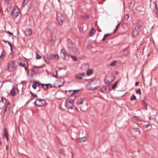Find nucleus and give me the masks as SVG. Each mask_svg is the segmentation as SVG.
<instances>
[{
	"label": "nucleus",
	"mask_w": 158,
	"mask_h": 158,
	"mask_svg": "<svg viewBox=\"0 0 158 158\" xmlns=\"http://www.w3.org/2000/svg\"><path fill=\"white\" fill-rule=\"evenodd\" d=\"M132 130L135 132H137L139 135L140 134V131L138 128H134Z\"/></svg>",
	"instance_id": "nucleus-29"
},
{
	"label": "nucleus",
	"mask_w": 158,
	"mask_h": 158,
	"mask_svg": "<svg viewBox=\"0 0 158 158\" xmlns=\"http://www.w3.org/2000/svg\"><path fill=\"white\" fill-rule=\"evenodd\" d=\"M20 13L19 8L17 6H15L12 11V17L15 19L18 16V14Z\"/></svg>",
	"instance_id": "nucleus-5"
},
{
	"label": "nucleus",
	"mask_w": 158,
	"mask_h": 158,
	"mask_svg": "<svg viewBox=\"0 0 158 158\" xmlns=\"http://www.w3.org/2000/svg\"><path fill=\"white\" fill-rule=\"evenodd\" d=\"M26 63H27V62L26 61H23L20 63H18L19 65L21 67L24 68L25 70L27 69V67L25 66Z\"/></svg>",
	"instance_id": "nucleus-16"
},
{
	"label": "nucleus",
	"mask_w": 158,
	"mask_h": 158,
	"mask_svg": "<svg viewBox=\"0 0 158 158\" xmlns=\"http://www.w3.org/2000/svg\"><path fill=\"white\" fill-rule=\"evenodd\" d=\"M50 57L52 59L58 60L59 59V56L58 55L51 54Z\"/></svg>",
	"instance_id": "nucleus-19"
},
{
	"label": "nucleus",
	"mask_w": 158,
	"mask_h": 158,
	"mask_svg": "<svg viewBox=\"0 0 158 158\" xmlns=\"http://www.w3.org/2000/svg\"><path fill=\"white\" fill-rule=\"evenodd\" d=\"M5 137H6V140L7 141H8V139H9V137H8V136H6Z\"/></svg>",
	"instance_id": "nucleus-55"
},
{
	"label": "nucleus",
	"mask_w": 158,
	"mask_h": 158,
	"mask_svg": "<svg viewBox=\"0 0 158 158\" xmlns=\"http://www.w3.org/2000/svg\"><path fill=\"white\" fill-rule=\"evenodd\" d=\"M115 61H112L110 64V65L112 66H114L115 65Z\"/></svg>",
	"instance_id": "nucleus-38"
},
{
	"label": "nucleus",
	"mask_w": 158,
	"mask_h": 158,
	"mask_svg": "<svg viewBox=\"0 0 158 158\" xmlns=\"http://www.w3.org/2000/svg\"><path fill=\"white\" fill-rule=\"evenodd\" d=\"M95 32L96 30L94 29V28H93V29L91 31L90 33L91 36L92 37L94 36Z\"/></svg>",
	"instance_id": "nucleus-30"
},
{
	"label": "nucleus",
	"mask_w": 158,
	"mask_h": 158,
	"mask_svg": "<svg viewBox=\"0 0 158 158\" xmlns=\"http://www.w3.org/2000/svg\"><path fill=\"white\" fill-rule=\"evenodd\" d=\"M112 35V33H108L105 35H104L103 39H102V41H104L106 39V38L109 35Z\"/></svg>",
	"instance_id": "nucleus-28"
},
{
	"label": "nucleus",
	"mask_w": 158,
	"mask_h": 158,
	"mask_svg": "<svg viewBox=\"0 0 158 158\" xmlns=\"http://www.w3.org/2000/svg\"><path fill=\"white\" fill-rule=\"evenodd\" d=\"M98 82V81H97L92 80L91 81L86 84L87 89L89 90H94L98 88L99 87V85H97V84Z\"/></svg>",
	"instance_id": "nucleus-1"
},
{
	"label": "nucleus",
	"mask_w": 158,
	"mask_h": 158,
	"mask_svg": "<svg viewBox=\"0 0 158 158\" xmlns=\"http://www.w3.org/2000/svg\"><path fill=\"white\" fill-rule=\"evenodd\" d=\"M75 78L81 80L82 79V77H81V75L80 74H76L75 75Z\"/></svg>",
	"instance_id": "nucleus-31"
},
{
	"label": "nucleus",
	"mask_w": 158,
	"mask_h": 158,
	"mask_svg": "<svg viewBox=\"0 0 158 158\" xmlns=\"http://www.w3.org/2000/svg\"><path fill=\"white\" fill-rule=\"evenodd\" d=\"M154 3L155 4V7L156 9V11H157V10H158V8L157 6V1H155L154 2Z\"/></svg>",
	"instance_id": "nucleus-35"
},
{
	"label": "nucleus",
	"mask_w": 158,
	"mask_h": 158,
	"mask_svg": "<svg viewBox=\"0 0 158 158\" xmlns=\"http://www.w3.org/2000/svg\"><path fill=\"white\" fill-rule=\"evenodd\" d=\"M84 100V99L83 98H81L78 100L77 102V105H79L80 104H82L83 103Z\"/></svg>",
	"instance_id": "nucleus-25"
},
{
	"label": "nucleus",
	"mask_w": 158,
	"mask_h": 158,
	"mask_svg": "<svg viewBox=\"0 0 158 158\" xmlns=\"http://www.w3.org/2000/svg\"><path fill=\"white\" fill-rule=\"evenodd\" d=\"M149 124H148L145 125V127L146 128H147L148 127H149Z\"/></svg>",
	"instance_id": "nucleus-53"
},
{
	"label": "nucleus",
	"mask_w": 158,
	"mask_h": 158,
	"mask_svg": "<svg viewBox=\"0 0 158 158\" xmlns=\"http://www.w3.org/2000/svg\"><path fill=\"white\" fill-rule=\"evenodd\" d=\"M10 102H7L6 106L4 107V110L3 113L4 114L6 112L9 113L10 110Z\"/></svg>",
	"instance_id": "nucleus-8"
},
{
	"label": "nucleus",
	"mask_w": 158,
	"mask_h": 158,
	"mask_svg": "<svg viewBox=\"0 0 158 158\" xmlns=\"http://www.w3.org/2000/svg\"><path fill=\"white\" fill-rule=\"evenodd\" d=\"M3 136L4 137L6 136H8V134L7 129L6 128L4 129V135Z\"/></svg>",
	"instance_id": "nucleus-27"
},
{
	"label": "nucleus",
	"mask_w": 158,
	"mask_h": 158,
	"mask_svg": "<svg viewBox=\"0 0 158 158\" xmlns=\"http://www.w3.org/2000/svg\"><path fill=\"white\" fill-rule=\"evenodd\" d=\"M117 30V29L116 28H115V29L113 33L114 34V33H115L116 32Z\"/></svg>",
	"instance_id": "nucleus-54"
},
{
	"label": "nucleus",
	"mask_w": 158,
	"mask_h": 158,
	"mask_svg": "<svg viewBox=\"0 0 158 158\" xmlns=\"http://www.w3.org/2000/svg\"><path fill=\"white\" fill-rule=\"evenodd\" d=\"M127 27V23H124L123 25V27L124 28H126Z\"/></svg>",
	"instance_id": "nucleus-41"
},
{
	"label": "nucleus",
	"mask_w": 158,
	"mask_h": 158,
	"mask_svg": "<svg viewBox=\"0 0 158 158\" xmlns=\"http://www.w3.org/2000/svg\"><path fill=\"white\" fill-rule=\"evenodd\" d=\"M69 41H70L71 43L68 46V48L70 52L75 55L78 54L79 53V51L78 49L75 46H72L71 44H72V42L71 41V40H69Z\"/></svg>",
	"instance_id": "nucleus-2"
},
{
	"label": "nucleus",
	"mask_w": 158,
	"mask_h": 158,
	"mask_svg": "<svg viewBox=\"0 0 158 158\" xmlns=\"http://www.w3.org/2000/svg\"><path fill=\"white\" fill-rule=\"evenodd\" d=\"M30 92H31V95L32 96H34V94H33V93H32L31 91H30Z\"/></svg>",
	"instance_id": "nucleus-63"
},
{
	"label": "nucleus",
	"mask_w": 158,
	"mask_h": 158,
	"mask_svg": "<svg viewBox=\"0 0 158 158\" xmlns=\"http://www.w3.org/2000/svg\"><path fill=\"white\" fill-rule=\"evenodd\" d=\"M10 46V49L11 50V51L13 52L12 45H11V46Z\"/></svg>",
	"instance_id": "nucleus-58"
},
{
	"label": "nucleus",
	"mask_w": 158,
	"mask_h": 158,
	"mask_svg": "<svg viewBox=\"0 0 158 158\" xmlns=\"http://www.w3.org/2000/svg\"><path fill=\"white\" fill-rule=\"evenodd\" d=\"M67 103H69L71 105H74V101L72 99H67L66 100V102Z\"/></svg>",
	"instance_id": "nucleus-21"
},
{
	"label": "nucleus",
	"mask_w": 158,
	"mask_h": 158,
	"mask_svg": "<svg viewBox=\"0 0 158 158\" xmlns=\"http://www.w3.org/2000/svg\"><path fill=\"white\" fill-rule=\"evenodd\" d=\"M32 87L34 89H36V88L37 87V85L36 84L34 83V84H32Z\"/></svg>",
	"instance_id": "nucleus-42"
},
{
	"label": "nucleus",
	"mask_w": 158,
	"mask_h": 158,
	"mask_svg": "<svg viewBox=\"0 0 158 158\" xmlns=\"http://www.w3.org/2000/svg\"><path fill=\"white\" fill-rule=\"evenodd\" d=\"M71 56V58H72V59L75 61H77L78 59L77 57H76L75 56Z\"/></svg>",
	"instance_id": "nucleus-36"
},
{
	"label": "nucleus",
	"mask_w": 158,
	"mask_h": 158,
	"mask_svg": "<svg viewBox=\"0 0 158 158\" xmlns=\"http://www.w3.org/2000/svg\"><path fill=\"white\" fill-rule=\"evenodd\" d=\"M8 102L6 100H3L2 98L0 100V109H3L6 106L7 102Z\"/></svg>",
	"instance_id": "nucleus-11"
},
{
	"label": "nucleus",
	"mask_w": 158,
	"mask_h": 158,
	"mask_svg": "<svg viewBox=\"0 0 158 158\" xmlns=\"http://www.w3.org/2000/svg\"><path fill=\"white\" fill-rule=\"evenodd\" d=\"M49 84V85H50V88H52L53 87L52 84Z\"/></svg>",
	"instance_id": "nucleus-60"
},
{
	"label": "nucleus",
	"mask_w": 158,
	"mask_h": 158,
	"mask_svg": "<svg viewBox=\"0 0 158 158\" xmlns=\"http://www.w3.org/2000/svg\"><path fill=\"white\" fill-rule=\"evenodd\" d=\"M16 68L14 61H10L8 63L7 70L9 72L13 71Z\"/></svg>",
	"instance_id": "nucleus-4"
},
{
	"label": "nucleus",
	"mask_w": 158,
	"mask_h": 158,
	"mask_svg": "<svg viewBox=\"0 0 158 158\" xmlns=\"http://www.w3.org/2000/svg\"><path fill=\"white\" fill-rule=\"evenodd\" d=\"M65 106L68 109H70L71 110L73 109V106L72 105L70 104L69 103H67L66 102L65 103Z\"/></svg>",
	"instance_id": "nucleus-23"
},
{
	"label": "nucleus",
	"mask_w": 158,
	"mask_h": 158,
	"mask_svg": "<svg viewBox=\"0 0 158 158\" xmlns=\"http://www.w3.org/2000/svg\"><path fill=\"white\" fill-rule=\"evenodd\" d=\"M112 76H111L112 77ZM111 76H109L107 77V76H106L105 79H104V81L106 84H110L114 80V79H111L110 80H108V79H109L110 78Z\"/></svg>",
	"instance_id": "nucleus-13"
},
{
	"label": "nucleus",
	"mask_w": 158,
	"mask_h": 158,
	"mask_svg": "<svg viewBox=\"0 0 158 158\" xmlns=\"http://www.w3.org/2000/svg\"><path fill=\"white\" fill-rule=\"evenodd\" d=\"M41 56L40 55H39L38 53H36V55L35 58L37 59H41Z\"/></svg>",
	"instance_id": "nucleus-34"
},
{
	"label": "nucleus",
	"mask_w": 158,
	"mask_h": 158,
	"mask_svg": "<svg viewBox=\"0 0 158 158\" xmlns=\"http://www.w3.org/2000/svg\"><path fill=\"white\" fill-rule=\"evenodd\" d=\"M27 0H23V5L24 6L25 5L27 4V2H26Z\"/></svg>",
	"instance_id": "nucleus-47"
},
{
	"label": "nucleus",
	"mask_w": 158,
	"mask_h": 158,
	"mask_svg": "<svg viewBox=\"0 0 158 158\" xmlns=\"http://www.w3.org/2000/svg\"><path fill=\"white\" fill-rule=\"evenodd\" d=\"M7 32L10 35H13V33H11L9 31H8Z\"/></svg>",
	"instance_id": "nucleus-59"
},
{
	"label": "nucleus",
	"mask_w": 158,
	"mask_h": 158,
	"mask_svg": "<svg viewBox=\"0 0 158 158\" xmlns=\"http://www.w3.org/2000/svg\"><path fill=\"white\" fill-rule=\"evenodd\" d=\"M136 94H139L140 95L141 94L140 89V88L137 89L136 91Z\"/></svg>",
	"instance_id": "nucleus-37"
},
{
	"label": "nucleus",
	"mask_w": 158,
	"mask_h": 158,
	"mask_svg": "<svg viewBox=\"0 0 158 158\" xmlns=\"http://www.w3.org/2000/svg\"><path fill=\"white\" fill-rule=\"evenodd\" d=\"M64 83L62 84L61 85H59L57 87L59 88V87H60L64 85Z\"/></svg>",
	"instance_id": "nucleus-52"
},
{
	"label": "nucleus",
	"mask_w": 158,
	"mask_h": 158,
	"mask_svg": "<svg viewBox=\"0 0 158 158\" xmlns=\"http://www.w3.org/2000/svg\"><path fill=\"white\" fill-rule=\"evenodd\" d=\"M37 100H38L39 105H38V107H41L46 104V101L45 100L40 98H37Z\"/></svg>",
	"instance_id": "nucleus-9"
},
{
	"label": "nucleus",
	"mask_w": 158,
	"mask_h": 158,
	"mask_svg": "<svg viewBox=\"0 0 158 158\" xmlns=\"http://www.w3.org/2000/svg\"><path fill=\"white\" fill-rule=\"evenodd\" d=\"M118 83V81H116L115 83L112 85L111 89H110V86H109L108 87L109 91H110L112 89H114Z\"/></svg>",
	"instance_id": "nucleus-26"
},
{
	"label": "nucleus",
	"mask_w": 158,
	"mask_h": 158,
	"mask_svg": "<svg viewBox=\"0 0 158 158\" xmlns=\"http://www.w3.org/2000/svg\"><path fill=\"white\" fill-rule=\"evenodd\" d=\"M41 85L45 90H47L49 88L48 87L49 84H41Z\"/></svg>",
	"instance_id": "nucleus-20"
},
{
	"label": "nucleus",
	"mask_w": 158,
	"mask_h": 158,
	"mask_svg": "<svg viewBox=\"0 0 158 158\" xmlns=\"http://www.w3.org/2000/svg\"><path fill=\"white\" fill-rule=\"evenodd\" d=\"M57 19L58 22H59V23L60 25H62V23L64 21L63 19L61 17L59 16H58L57 17Z\"/></svg>",
	"instance_id": "nucleus-22"
},
{
	"label": "nucleus",
	"mask_w": 158,
	"mask_h": 158,
	"mask_svg": "<svg viewBox=\"0 0 158 158\" xmlns=\"http://www.w3.org/2000/svg\"><path fill=\"white\" fill-rule=\"evenodd\" d=\"M141 102L143 106V109L145 110H147V105L144 100L141 101Z\"/></svg>",
	"instance_id": "nucleus-18"
},
{
	"label": "nucleus",
	"mask_w": 158,
	"mask_h": 158,
	"mask_svg": "<svg viewBox=\"0 0 158 158\" xmlns=\"http://www.w3.org/2000/svg\"><path fill=\"white\" fill-rule=\"evenodd\" d=\"M140 31V29L135 27L132 31V37L135 38L138 36Z\"/></svg>",
	"instance_id": "nucleus-7"
},
{
	"label": "nucleus",
	"mask_w": 158,
	"mask_h": 158,
	"mask_svg": "<svg viewBox=\"0 0 158 158\" xmlns=\"http://www.w3.org/2000/svg\"><path fill=\"white\" fill-rule=\"evenodd\" d=\"M77 90H69L65 91L66 94L69 97L75 96V92Z\"/></svg>",
	"instance_id": "nucleus-10"
},
{
	"label": "nucleus",
	"mask_w": 158,
	"mask_h": 158,
	"mask_svg": "<svg viewBox=\"0 0 158 158\" xmlns=\"http://www.w3.org/2000/svg\"><path fill=\"white\" fill-rule=\"evenodd\" d=\"M136 99V98L135 95L134 94L132 95L130 98L131 101H133Z\"/></svg>",
	"instance_id": "nucleus-32"
},
{
	"label": "nucleus",
	"mask_w": 158,
	"mask_h": 158,
	"mask_svg": "<svg viewBox=\"0 0 158 158\" xmlns=\"http://www.w3.org/2000/svg\"><path fill=\"white\" fill-rule=\"evenodd\" d=\"M129 17V16L128 14L125 15V18L127 20Z\"/></svg>",
	"instance_id": "nucleus-46"
},
{
	"label": "nucleus",
	"mask_w": 158,
	"mask_h": 158,
	"mask_svg": "<svg viewBox=\"0 0 158 158\" xmlns=\"http://www.w3.org/2000/svg\"><path fill=\"white\" fill-rule=\"evenodd\" d=\"M80 90V89L73 90H78V91H77L75 92H76L75 93V97L77 95H78V92H79Z\"/></svg>",
	"instance_id": "nucleus-45"
},
{
	"label": "nucleus",
	"mask_w": 158,
	"mask_h": 158,
	"mask_svg": "<svg viewBox=\"0 0 158 158\" xmlns=\"http://www.w3.org/2000/svg\"><path fill=\"white\" fill-rule=\"evenodd\" d=\"M120 23H118L117 24V26H116V28L117 29H118V27H119V25H120Z\"/></svg>",
	"instance_id": "nucleus-56"
},
{
	"label": "nucleus",
	"mask_w": 158,
	"mask_h": 158,
	"mask_svg": "<svg viewBox=\"0 0 158 158\" xmlns=\"http://www.w3.org/2000/svg\"><path fill=\"white\" fill-rule=\"evenodd\" d=\"M35 82H36V83H37L39 85H41V84H40V83H39V82H38V81H36Z\"/></svg>",
	"instance_id": "nucleus-61"
},
{
	"label": "nucleus",
	"mask_w": 158,
	"mask_h": 158,
	"mask_svg": "<svg viewBox=\"0 0 158 158\" xmlns=\"http://www.w3.org/2000/svg\"><path fill=\"white\" fill-rule=\"evenodd\" d=\"M34 68H41V66H39V67H38V66H35L34 67H33Z\"/></svg>",
	"instance_id": "nucleus-57"
},
{
	"label": "nucleus",
	"mask_w": 158,
	"mask_h": 158,
	"mask_svg": "<svg viewBox=\"0 0 158 158\" xmlns=\"http://www.w3.org/2000/svg\"><path fill=\"white\" fill-rule=\"evenodd\" d=\"M34 96V97H38L37 95L36 94H34V96Z\"/></svg>",
	"instance_id": "nucleus-62"
},
{
	"label": "nucleus",
	"mask_w": 158,
	"mask_h": 158,
	"mask_svg": "<svg viewBox=\"0 0 158 158\" xmlns=\"http://www.w3.org/2000/svg\"><path fill=\"white\" fill-rule=\"evenodd\" d=\"M64 151L63 149H61L60 150V154H64Z\"/></svg>",
	"instance_id": "nucleus-44"
},
{
	"label": "nucleus",
	"mask_w": 158,
	"mask_h": 158,
	"mask_svg": "<svg viewBox=\"0 0 158 158\" xmlns=\"http://www.w3.org/2000/svg\"><path fill=\"white\" fill-rule=\"evenodd\" d=\"M81 75V77H85V73H79Z\"/></svg>",
	"instance_id": "nucleus-48"
},
{
	"label": "nucleus",
	"mask_w": 158,
	"mask_h": 158,
	"mask_svg": "<svg viewBox=\"0 0 158 158\" xmlns=\"http://www.w3.org/2000/svg\"><path fill=\"white\" fill-rule=\"evenodd\" d=\"M90 16L89 15H86L83 16V17L84 19H88L89 18Z\"/></svg>",
	"instance_id": "nucleus-39"
},
{
	"label": "nucleus",
	"mask_w": 158,
	"mask_h": 158,
	"mask_svg": "<svg viewBox=\"0 0 158 158\" xmlns=\"http://www.w3.org/2000/svg\"><path fill=\"white\" fill-rule=\"evenodd\" d=\"M56 75H54V77H56V78H57V73H58V72H57V71H56Z\"/></svg>",
	"instance_id": "nucleus-50"
},
{
	"label": "nucleus",
	"mask_w": 158,
	"mask_h": 158,
	"mask_svg": "<svg viewBox=\"0 0 158 158\" xmlns=\"http://www.w3.org/2000/svg\"><path fill=\"white\" fill-rule=\"evenodd\" d=\"M5 42H7L8 44L9 45H10V46H11V45H12V44L10 43L8 41H5Z\"/></svg>",
	"instance_id": "nucleus-49"
},
{
	"label": "nucleus",
	"mask_w": 158,
	"mask_h": 158,
	"mask_svg": "<svg viewBox=\"0 0 158 158\" xmlns=\"http://www.w3.org/2000/svg\"><path fill=\"white\" fill-rule=\"evenodd\" d=\"M142 26L141 21L140 19L137 21L135 27V28L140 29Z\"/></svg>",
	"instance_id": "nucleus-14"
},
{
	"label": "nucleus",
	"mask_w": 158,
	"mask_h": 158,
	"mask_svg": "<svg viewBox=\"0 0 158 158\" xmlns=\"http://www.w3.org/2000/svg\"><path fill=\"white\" fill-rule=\"evenodd\" d=\"M100 90L102 93H107L108 92L106 86H104L100 89Z\"/></svg>",
	"instance_id": "nucleus-17"
},
{
	"label": "nucleus",
	"mask_w": 158,
	"mask_h": 158,
	"mask_svg": "<svg viewBox=\"0 0 158 158\" xmlns=\"http://www.w3.org/2000/svg\"><path fill=\"white\" fill-rule=\"evenodd\" d=\"M93 71L92 69H89L87 71L86 75L88 76H90L93 74Z\"/></svg>",
	"instance_id": "nucleus-24"
},
{
	"label": "nucleus",
	"mask_w": 158,
	"mask_h": 158,
	"mask_svg": "<svg viewBox=\"0 0 158 158\" xmlns=\"http://www.w3.org/2000/svg\"><path fill=\"white\" fill-rule=\"evenodd\" d=\"M38 101V100H37V99H36V100L35 101L34 104L35 106L37 107H38V105H39L38 103H37V102Z\"/></svg>",
	"instance_id": "nucleus-43"
},
{
	"label": "nucleus",
	"mask_w": 158,
	"mask_h": 158,
	"mask_svg": "<svg viewBox=\"0 0 158 158\" xmlns=\"http://www.w3.org/2000/svg\"><path fill=\"white\" fill-rule=\"evenodd\" d=\"M139 82H138V81L136 82L135 83V86H137L139 84Z\"/></svg>",
	"instance_id": "nucleus-51"
},
{
	"label": "nucleus",
	"mask_w": 158,
	"mask_h": 158,
	"mask_svg": "<svg viewBox=\"0 0 158 158\" xmlns=\"http://www.w3.org/2000/svg\"><path fill=\"white\" fill-rule=\"evenodd\" d=\"M19 90L18 88L15 87V86H13L11 90L10 94L13 96H15L17 95V94L19 93Z\"/></svg>",
	"instance_id": "nucleus-6"
},
{
	"label": "nucleus",
	"mask_w": 158,
	"mask_h": 158,
	"mask_svg": "<svg viewBox=\"0 0 158 158\" xmlns=\"http://www.w3.org/2000/svg\"><path fill=\"white\" fill-rule=\"evenodd\" d=\"M80 107L81 110L84 112H85L88 109L87 106L86 105H81Z\"/></svg>",
	"instance_id": "nucleus-15"
},
{
	"label": "nucleus",
	"mask_w": 158,
	"mask_h": 158,
	"mask_svg": "<svg viewBox=\"0 0 158 158\" xmlns=\"http://www.w3.org/2000/svg\"><path fill=\"white\" fill-rule=\"evenodd\" d=\"M129 46L127 47H126V48H125L124 49V51H127V53H129Z\"/></svg>",
	"instance_id": "nucleus-40"
},
{
	"label": "nucleus",
	"mask_w": 158,
	"mask_h": 158,
	"mask_svg": "<svg viewBox=\"0 0 158 158\" xmlns=\"http://www.w3.org/2000/svg\"><path fill=\"white\" fill-rule=\"evenodd\" d=\"M40 87H39V89H38V90H37V91L38 92H39V91H40Z\"/></svg>",
	"instance_id": "nucleus-64"
},
{
	"label": "nucleus",
	"mask_w": 158,
	"mask_h": 158,
	"mask_svg": "<svg viewBox=\"0 0 158 158\" xmlns=\"http://www.w3.org/2000/svg\"><path fill=\"white\" fill-rule=\"evenodd\" d=\"M85 137H84L80 138V140L79 141V142H82L85 141Z\"/></svg>",
	"instance_id": "nucleus-33"
},
{
	"label": "nucleus",
	"mask_w": 158,
	"mask_h": 158,
	"mask_svg": "<svg viewBox=\"0 0 158 158\" xmlns=\"http://www.w3.org/2000/svg\"><path fill=\"white\" fill-rule=\"evenodd\" d=\"M60 55L61 57L64 60H68L69 59V55L68 54L67 51L64 48L61 50Z\"/></svg>",
	"instance_id": "nucleus-3"
},
{
	"label": "nucleus",
	"mask_w": 158,
	"mask_h": 158,
	"mask_svg": "<svg viewBox=\"0 0 158 158\" xmlns=\"http://www.w3.org/2000/svg\"><path fill=\"white\" fill-rule=\"evenodd\" d=\"M24 33L26 36H30L31 35L32 33V30L30 28H26L24 31Z\"/></svg>",
	"instance_id": "nucleus-12"
}]
</instances>
